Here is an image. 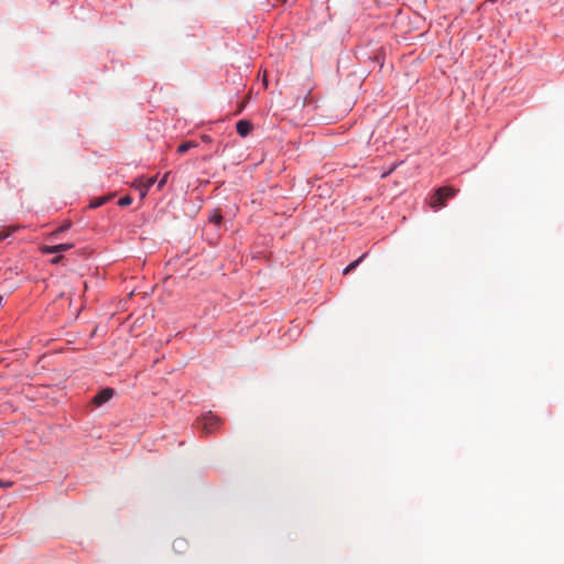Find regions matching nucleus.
Masks as SVG:
<instances>
[{
	"label": "nucleus",
	"instance_id": "1",
	"mask_svg": "<svg viewBox=\"0 0 564 564\" xmlns=\"http://www.w3.org/2000/svg\"><path fill=\"white\" fill-rule=\"evenodd\" d=\"M224 421L213 412H206L196 420V426L207 436L220 430Z\"/></svg>",
	"mask_w": 564,
	"mask_h": 564
},
{
	"label": "nucleus",
	"instance_id": "2",
	"mask_svg": "<svg viewBox=\"0 0 564 564\" xmlns=\"http://www.w3.org/2000/svg\"><path fill=\"white\" fill-rule=\"evenodd\" d=\"M458 189L452 186H443L437 188L429 198V205L434 210L441 209L445 206L446 200L453 198Z\"/></svg>",
	"mask_w": 564,
	"mask_h": 564
},
{
	"label": "nucleus",
	"instance_id": "3",
	"mask_svg": "<svg viewBox=\"0 0 564 564\" xmlns=\"http://www.w3.org/2000/svg\"><path fill=\"white\" fill-rule=\"evenodd\" d=\"M113 397V390L111 388H106L99 391L93 399L94 404L101 405L108 402Z\"/></svg>",
	"mask_w": 564,
	"mask_h": 564
},
{
	"label": "nucleus",
	"instance_id": "4",
	"mask_svg": "<svg viewBox=\"0 0 564 564\" xmlns=\"http://www.w3.org/2000/svg\"><path fill=\"white\" fill-rule=\"evenodd\" d=\"M236 130L240 137L246 138L253 130V126L248 120H239L236 124Z\"/></svg>",
	"mask_w": 564,
	"mask_h": 564
},
{
	"label": "nucleus",
	"instance_id": "5",
	"mask_svg": "<svg viewBox=\"0 0 564 564\" xmlns=\"http://www.w3.org/2000/svg\"><path fill=\"white\" fill-rule=\"evenodd\" d=\"M132 187L139 192L141 199H143L147 196V194L150 189L148 184L144 182V176H141V177H138L137 180H134L132 183Z\"/></svg>",
	"mask_w": 564,
	"mask_h": 564
},
{
	"label": "nucleus",
	"instance_id": "6",
	"mask_svg": "<svg viewBox=\"0 0 564 564\" xmlns=\"http://www.w3.org/2000/svg\"><path fill=\"white\" fill-rule=\"evenodd\" d=\"M368 253H364L362 256H360L357 260L352 261L351 263H349L343 271V274L347 275L349 274L351 271H354L366 258H367Z\"/></svg>",
	"mask_w": 564,
	"mask_h": 564
},
{
	"label": "nucleus",
	"instance_id": "7",
	"mask_svg": "<svg viewBox=\"0 0 564 564\" xmlns=\"http://www.w3.org/2000/svg\"><path fill=\"white\" fill-rule=\"evenodd\" d=\"M198 144L194 141H186V142H183L181 143L178 147H177V152L180 154H184L186 153L189 149H193V148H196Z\"/></svg>",
	"mask_w": 564,
	"mask_h": 564
},
{
	"label": "nucleus",
	"instance_id": "8",
	"mask_svg": "<svg viewBox=\"0 0 564 564\" xmlns=\"http://www.w3.org/2000/svg\"><path fill=\"white\" fill-rule=\"evenodd\" d=\"M40 251L42 253H44V254H51V253H58V252H61L58 245H55V246H43V247L40 248Z\"/></svg>",
	"mask_w": 564,
	"mask_h": 564
},
{
	"label": "nucleus",
	"instance_id": "9",
	"mask_svg": "<svg viewBox=\"0 0 564 564\" xmlns=\"http://www.w3.org/2000/svg\"><path fill=\"white\" fill-rule=\"evenodd\" d=\"M132 203V198L129 195L122 196L118 200V205L121 207L129 206Z\"/></svg>",
	"mask_w": 564,
	"mask_h": 564
},
{
	"label": "nucleus",
	"instance_id": "10",
	"mask_svg": "<svg viewBox=\"0 0 564 564\" xmlns=\"http://www.w3.org/2000/svg\"><path fill=\"white\" fill-rule=\"evenodd\" d=\"M70 228V223H66L64 225H62L61 227H58L56 230H54L51 235H50V238H54L57 234L59 232H63L67 229Z\"/></svg>",
	"mask_w": 564,
	"mask_h": 564
},
{
	"label": "nucleus",
	"instance_id": "11",
	"mask_svg": "<svg viewBox=\"0 0 564 564\" xmlns=\"http://www.w3.org/2000/svg\"><path fill=\"white\" fill-rule=\"evenodd\" d=\"M15 230H17V227H8L7 230L0 231V240H4Z\"/></svg>",
	"mask_w": 564,
	"mask_h": 564
},
{
	"label": "nucleus",
	"instance_id": "12",
	"mask_svg": "<svg viewBox=\"0 0 564 564\" xmlns=\"http://www.w3.org/2000/svg\"><path fill=\"white\" fill-rule=\"evenodd\" d=\"M209 220L215 225H220L223 217L219 213H215L209 217Z\"/></svg>",
	"mask_w": 564,
	"mask_h": 564
},
{
	"label": "nucleus",
	"instance_id": "13",
	"mask_svg": "<svg viewBox=\"0 0 564 564\" xmlns=\"http://www.w3.org/2000/svg\"><path fill=\"white\" fill-rule=\"evenodd\" d=\"M58 246L61 252L68 251L74 247L73 243H59Z\"/></svg>",
	"mask_w": 564,
	"mask_h": 564
},
{
	"label": "nucleus",
	"instance_id": "14",
	"mask_svg": "<svg viewBox=\"0 0 564 564\" xmlns=\"http://www.w3.org/2000/svg\"><path fill=\"white\" fill-rule=\"evenodd\" d=\"M144 182L151 188V186H153V184L156 182V176H150V177L144 176Z\"/></svg>",
	"mask_w": 564,
	"mask_h": 564
},
{
	"label": "nucleus",
	"instance_id": "15",
	"mask_svg": "<svg viewBox=\"0 0 564 564\" xmlns=\"http://www.w3.org/2000/svg\"><path fill=\"white\" fill-rule=\"evenodd\" d=\"M106 203V198H98L96 202L90 204V207L97 208Z\"/></svg>",
	"mask_w": 564,
	"mask_h": 564
},
{
	"label": "nucleus",
	"instance_id": "16",
	"mask_svg": "<svg viewBox=\"0 0 564 564\" xmlns=\"http://www.w3.org/2000/svg\"><path fill=\"white\" fill-rule=\"evenodd\" d=\"M200 139H202V141H203V142H205V143H210V142L213 141L212 137H210V135H208V134H202V135H200Z\"/></svg>",
	"mask_w": 564,
	"mask_h": 564
},
{
	"label": "nucleus",
	"instance_id": "17",
	"mask_svg": "<svg viewBox=\"0 0 564 564\" xmlns=\"http://www.w3.org/2000/svg\"><path fill=\"white\" fill-rule=\"evenodd\" d=\"M167 176H169V173H166V174L162 177V180L159 182V185H158V187H159V188H162V187L165 185L166 180H167Z\"/></svg>",
	"mask_w": 564,
	"mask_h": 564
},
{
	"label": "nucleus",
	"instance_id": "18",
	"mask_svg": "<svg viewBox=\"0 0 564 564\" xmlns=\"http://www.w3.org/2000/svg\"><path fill=\"white\" fill-rule=\"evenodd\" d=\"M12 486V482L10 481H3L0 479V487H3V488H8V487H11Z\"/></svg>",
	"mask_w": 564,
	"mask_h": 564
},
{
	"label": "nucleus",
	"instance_id": "19",
	"mask_svg": "<svg viewBox=\"0 0 564 564\" xmlns=\"http://www.w3.org/2000/svg\"><path fill=\"white\" fill-rule=\"evenodd\" d=\"M62 259H63V256H57V257H55V258H53V259L51 260V263H52V264H56V263H58Z\"/></svg>",
	"mask_w": 564,
	"mask_h": 564
},
{
	"label": "nucleus",
	"instance_id": "20",
	"mask_svg": "<svg viewBox=\"0 0 564 564\" xmlns=\"http://www.w3.org/2000/svg\"><path fill=\"white\" fill-rule=\"evenodd\" d=\"M263 84H264L265 87L268 86V82H267L265 75L263 76Z\"/></svg>",
	"mask_w": 564,
	"mask_h": 564
}]
</instances>
